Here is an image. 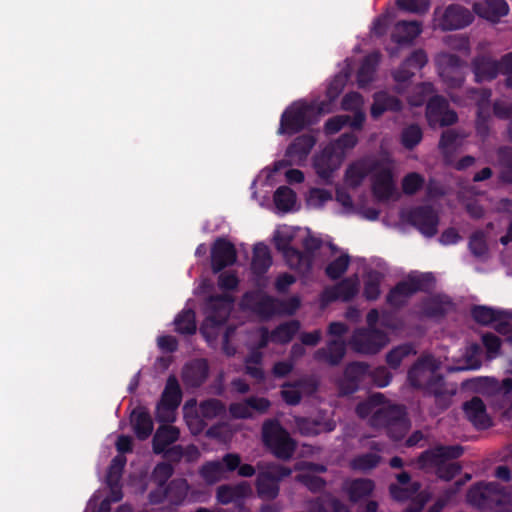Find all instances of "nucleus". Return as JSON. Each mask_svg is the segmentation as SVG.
<instances>
[{"mask_svg": "<svg viewBox=\"0 0 512 512\" xmlns=\"http://www.w3.org/2000/svg\"><path fill=\"white\" fill-rule=\"evenodd\" d=\"M471 67L477 83L491 81L499 74L498 61L486 55H478L473 58Z\"/></svg>", "mask_w": 512, "mask_h": 512, "instance_id": "cd10ccee", "label": "nucleus"}, {"mask_svg": "<svg viewBox=\"0 0 512 512\" xmlns=\"http://www.w3.org/2000/svg\"><path fill=\"white\" fill-rule=\"evenodd\" d=\"M292 474V469L281 464L271 463L258 473L255 487L259 498L274 500L280 492L279 483Z\"/></svg>", "mask_w": 512, "mask_h": 512, "instance_id": "0eeeda50", "label": "nucleus"}, {"mask_svg": "<svg viewBox=\"0 0 512 512\" xmlns=\"http://www.w3.org/2000/svg\"><path fill=\"white\" fill-rule=\"evenodd\" d=\"M126 465V458L122 455L115 456L108 469L107 483L120 484L122 472Z\"/></svg>", "mask_w": 512, "mask_h": 512, "instance_id": "774afa93", "label": "nucleus"}, {"mask_svg": "<svg viewBox=\"0 0 512 512\" xmlns=\"http://www.w3.org/2000/svg\"><path fill=\"white\" fill-rule=\"evenodd\" d=\"M251 488L247 482H240L237 484H223L217 487L216 499L222 505L234 503L243 505V500L249 495Z\"/></svg>", "mask_w": 512, "mask_h": 512, "instance_id": "393cba45", "label": "nucleus"}, {"mask_svg": "<svg viewBox=\"0 0 512 512\" xmlns=\"http://www.w3.org/2000/svg\"><path fill=\"white\" fill-rule=\"evenodd\" d=\"M379 64V55L371 53L364 57L357 72V82L359 87L364 88L373 80Z\"/></svg>", "mask_w": 512, "mask_h": 512, "instance_id": "79ce46f5", "label": "nucleus"}, {"mask_svg": "<svg viewBox=\"0 0 512 512\" xmlns=\"http://www.w3.org/2000/svg\"><path fill=\"white\" fill-rule=\"evenodd\" d=\"M424 177L417 172L408 173L402 180V190L406 195L416 194L424 185Z\"/></svg>", "mask_w": 512, "mask_h": 512, "instance_id": "0e129e2a", "label": "nucleus"}, {"mask_svg": "<svg viewBox=\"0 0 512 512\" xmlns=\"http://www.w3.org/2000/svg\"><path fill=\"white\" fill-rule=\"evenodd\" d=\"M389 492L393 499L397 501L411 500L405 512H421L425 504L430 499V493L421 490V483L414 481L409 487H403L397 484H390Z\"/></svg>", "mask_w": 512, "mask_h": 512, "instance_id": "ddd939ff", "label": "nucleus"}, {"mask_svg": "<svg viewBox=\"0 0 512 512\" xmlns=\"http://www.w3.org/2000/svg\"><path fill=\"white\" fill-rule=\"evenodd\" d=\"M381 461V456L376 453H364L354 457L350 466L355 471L368 472L376 468Z\"/></svg>", "mask_w": 512, "mask_h": 512, "instance_id": "5fc2aeb1", "label": "nucleus"}, {"mask_svg": "<svg viewBox=\"0 0 512 512\" xmlns=\"http://www.w3.org/2000/svg\"><path fill=\"white\" fill-rule=\"evenodd\" d=\"M273 200L277 209L288 212L296 202V193L288 186H280L274 192Z\"/></svg>", "mask_w": 512, "mask_h": 512, "instance_id": "603ef678", "label": "nucleus"}, {"mask_svg": "<svg viewBox=\"0 0 512 512\" xmlns=\"http://www.w3.org/2000/svg\"><path fill=\"white\" fill-rule=\"evenodd\" d=\"M371 426L383 428L389 438L402 440L410 428V421L404 406L388 405L378 408L370 418Z\"/></svg>", "mask_w": 512, "mask_h": 512, "instance_id": "39448f33", "label": "nucleus"}, {"mask_svg": "<svg viewBox=\"0 0 512 512\" xmlns=\"http://www.w3.org/2000/svg\"><path fill=\"white\" fill-rule=\"evenodd\" d=\"M409 384L423 391L424 395L434 396L436 405L445 410L450 405L454 391L447 388L444 376L437 371L431 357H421L409 369Z\"/></svg>", "mask_w": 512, "mask_h": 512, "instance_id": "f257e3e1", "label": "nucleus"}, {"mask_svg": "<svg viewBox=\"0 0 512 512\" xmlns=\"http://www.w3.org/2000/svg\"><path fill=\"white\" fill-rule=\"evenodd\" d=\"M414 295L412 288L407 280L398 282L387 294L386 302L393 308L404 307L409 299Z\"/></svg>", "mask_w": 512, "mask_h": 512, "instance_id": "4c0bfd02", "label": "nucleus"}, {"mask_svg": "<svg viewBox=\"0 0 512 512\" xmlns=\"http://www.w3.org/2000/svg\"><path fill=\"white\" fill-rule=\"evenodd\" d=\"M275 247L278 251L282 252L288 266L295 270L296 263L302 262V265L307 268L309 262L303 261L301 251L291 246V238L288 236L277 234L274 236Z\"/></svg>", "mask_w": 512, "mask_h": 512, "instance_id": "72a5a7b5", "label": "nucleus"}, {"mask_svg": "<svg viewBox=\"0 0 512 512\" xmlns=\"http://www.w3.org/2000/svg\"><path fill=\"white\" fill-rule=\"evenodd\" d=\"M349 264V256L347 254L340 255L326 266L325 274L331 280H337L347 271Z\"/></svg>", "mask_w": 512, "mask_h": 512, "instance_id": "13d9d810", "label": "nucleus"}, {"mask_svg": "<svg viewBox=\"0 0 512 512\" xmlns=\"http://www.w3.org/2000/svg\"><path fill=\"white\" fill-rule=\"evenodd\" d=\"M301 324L298 320H290L279 324L271 332V340L278 344L289 343L300 330Z\"/></svg>", "mask_w": 512, "mask_h": 512, "instance_id": "37998d69", "label": "nucleus"}, {"mask_svg": "<svg viewBox=\"0 0 512 512\" xmlns=\"http://www.w3.org/2000/svg\"><path fill=\"white\" fill-rule=\"evenodd\" d=\"M380 165V162L377 160L371 162L358 161L353 163L346 170V180L350 186L356 188L362 184L369 174L376 171Z\"/></svg>", "mask_w": 512, "mask_h": 512, "instance_id": "7c9ffc66", "label": "nucleus"}, {"mask_svg": "<svg viewBox=\"0 0 512 512\" xmlns=\"http://www.w3.org/2000/svg\"><path fill=\"white\" fill-rule=\"evenodd\" d=\"M371 189L373 196L380 202H385L392 198L396 187L391 168H381L379 166V168L373 172Z\"/></svg>", "mask_w": 512, "mask_h": 512, "instance_id": "a211bd4d", "label": "nucleus"}, {"mask_svg": "<svg viewBox=\"0 0 512 512\" xmlns=\"http://www.w3.org/2000/svg\"><path fill=\"white\" fill-rule=\"evenodd\" d=\"M464 448L461 445H437L423 451L417 458L419 468H436L437 476L445 481H450L461 472V465L457 462L446 463L461 457Z\"/></svg>", "mask_w": 512, "mask_h": 512, "instance_id": "20e7f679", "label": "nucleus"}, {"mask_svg": "<svg viewBox=\"0 0 512 512\" xmlns=\"http://www.w3.org/2000/svg\"><path fill=\"white\" fill-rule=\"evenodd\" d=\"M402 108L403 104L398 97L386 91H379L373 95L370 114L372 118L378 119L387 111L399 112Z\"/></svg>", "mask_w": 512, "mask_h": 512, "instance_id": "bb28decb", "label": "nucleus"}, {"mask_svg": "<svg viewBox=\"0 0 512 512\" xmlns=\"http://www.w3.org/2000/svg\"><path fill=\"white\" fill-rule=\"evenodd\" d=\"M295 480L304 485L309 491L312 493H318L322 491L326 487V481L320 476L309 474V473H301L296 475Z\"/></svg>", "mask_w": 512, "mask_h": 512, "instance_id": "680f3d73", "label": "nucleus"}, {"mask_svg": "<svg viewBox=\"0 0 512 512\" xmlns=\"http://www.w3.org/2000/svg\"><path fill=\"white\" fill-rule=\"evenodd\" d=\"M210 367L204 358H197L187 362L182 368V381L188 388H199L208 379Z\"/></svg>", "mask_w": 512, "mask_h": 512, "instance_id": "6ab92c4d", "label": "nucleus"}, {"mask_svg": "<svg viewBox=\"0 0 512 512\" xmlns=\"http://www.w3.org/2000/svg\"><path fill=\"white\" fill-rule=\"evenodd\" d=\"M316 144V138L311 134H302L297 136L287 147L285 156L290 162L285 160L276 161L274 170L279 171L281 168L293 163L299 164L304 161L310 154L312 148Z\"/></svg>", "mask_w": 512, "mask_h": 512, "instance_id": "dca6fc26", "label": "nucleus"}, {"mask_svg": "<svg viewBox=\"0 0 512 512\" xmlns=\"http://www.w3.org/2000/svg\"><path fill=\"white\" fill-rule=\"evenodd\" d=\"M440 8L435 9L434 15L437 27L442 31L459 30L467 27L474 20L473 14L460 4H450L439 15Z\"/></svg>", "mask_w": 512, "mask_h": 512, "instance_id": "1a4fd4ad", "label": "nucleus"}, {"mask_svg": "<svg viewBox=\"0 0 512 512\" xmlns=\"http://www.w3.org/2000/svg\"><path fill=\"white\" fill-rule=\"evenodd\" d=\"M463 411L467 419L478 429L488 428L490 419L486 413V406L478 396L472 397L471 400L463 404Z\"/></svg>", "mask_w": 512, "mask_h": 512, "instance_id": "c85d7f7f", "label": "nucleus"}, {"mask_svg": "<svg viewBox=\"0 0 512 512\" xmlns=\"http://www.w3.org/2000/svg\"><path fill=\"white\" fill-rule=\"evenodd\" d=\"M272 265V256L267 245L263 243L255 244L251 268L256 275L265 274Z\"/></svg>", "mask_w": 512, "mask_h": 512, "instance_id": "ea45409f", "label": "nucleus"}, {"mask_svg": "<svg viewBox=\"0 0 512 512\" xmlns=\"http://www.w3.org/2000/svg\"><path fill=\"white\" fill-rule=\"evenodd\" d=\"M465 135L460 134L455 129L444 130L441 134L438 147L444 155H448L461 145Z\"/></svg>", "mask_w": 512, "mask_h": 512, "instance_id": "09e8293b", "label": "nucleus"}, {"mask_svg": "<svg viewBox=\"0 0 512 512\" xmlns=\"http://www.w3.org/2000/svg\"><path fill=\"white\" fill-rule=\"evenodd\" d=\"M180 430L172 425H160L152 439V449L157 455L165 452V449L178 441Z\"/></svg>", "mask_w": 512, "mask_h": 512, "instance_id": "2f4dec72", "label": "nucleus"}, {"mask_svg": "<svg viewBox=\"0 0 512 512\" xmlns=\"http://www.w3.org/2000/svg\"><path fill=\"white\" fill-rule=\"evenodd\" d=\"M226 411V407L223 402L216 398H210L203 400L199 403L197 412L198 414L208 420H212L221 416Z\"/></svg>", "mask_w": 512, "mask_h": 512, "instance_id": "49530a36", "label": "nucleus"}, {"mask_svg": "<svg viewBox=\"0 0 512 512\" xmlns=\"http://www.w3.org/2000/svg\"><path fill=\"white\" fill-rule=\"evenodd\" d=\"M358 291V277H347L334 286L326 288L323 291L322 298L327 303H331L337 300L349 302L358 294Z\"/></svg>", "mask_w": 512, "mask_h": 512, "instance_id": "5701e85b", "label": "nucleus"}, {"mask_svg": "<svg viewBox=\"0 0 512 512\" xmlns=\"http://www.w3.org/2000/svg\"><path fill=\"white\" fill-rule=\"evenodd\" d=\"M134 433L139 440H146L153 431V421L145 407L135 408L130 416Z\"/></svg>", "mask_w": 512, "mask_h": 512, "instance_id": "c756f323", "label": "nucleus"}, {"mask_svg": "<svg viewBox=\"0 0 512 512\" xmlns=\"http://www.w3.org/2000/svg\"><path fill=\"white\" fill-rule=\"evenodd\" d=\"M241 456L237 453H227L221 460L205 462L200 470V476L208 484H215L225 477L226 473L234 472L239 466Z\"/></svg>", "mask_w": 512, "mask_h": 512, "instance_id": "9b49d317", "label": "nucleus"}, {"mask_svg": "<svg viewBox=\"0 0 512 512\" xmlns=\"http://www.w3.org/2000/svg\"><path fill=\"white\" fill-rule=\"evenodd\" d=\"M471 253L475 257H483L488 253L486 235L482 230L475 231L469 238L468 243Z\"/></svg>", "mask_w": 512, "mask_h": 512, "instance_id": "bf43d9fd", "label": "nucleus"}, {"mask_svg": "<svg viewBox=\"0 0 512 512\" xmlns=\"http://www.w3.org/2000/svg\"><path fill=\"white\" fill-rule=\"evenodd\" d=\"M397 7L405 12L425 14L430 8V0H396Z\"/></svg>", "mask_w": 512, "mask_h": 512, "instance_id": "e2e57ef3", "label": "nucleus"}, {"mask_svg": "<svg viewBox=\"0 0 512 512\" xmlns=\"http://www.w3.org/2000/svg\"><path fill=\"white\" fill-rule=\"evenodd\" d=\"M422 32L421 23L418 21H398L392 32L391 38L397 44L411 43Z\"/></svg>", "mask_w": 512, "mask_h": 512, "instance_id": "f704fd0d", "label": "nucleus"}, {"mask_svg": "<svg viewBox=\"0 0 512 512\" xmlns=\"http://www.w3.org/2000/svg\"><path fill=\"white\" fill-rule=\"evenodd\" d=\"M462 486L463 482L456 481L451 488L444 491L443 495H441L426 512H441Z\"/></svg>", "mask_w": 512, "mask_h": 512, "instance_id": "69168bd1", "label": "nucleus"}, {"mask_svg": "<svg viewBox=\"0 0 512 512\" xmlns=\"http://www.w3.org/2000/svg\"><path fill=\"white\" fill-rule=\"evenodd\" d=\"M302 246L304 248V251H301V255L303 256V261L307 260L309 263V266L305 268L302 265V262L296 263L297 267H295V271H297L300 274H309L312 270L313 261H314V255L317 250H319L322 246V240L314 237V236H307L302 241Z\"/></svg>", "mask_w": 512, "mask_h": 512, "instance_id": "58836bf2", "label": "nucleus"}, {"mask_svg": "<svg viewBox=\"0 0 512 512\" xmlns=\"http://www.w3.org/2000/svg\"><path fill=\"white\" fill-rule=\"evenodd\" d=\"M174 473V467L171 463L160 462L158 463L151 474V479L154 483L160 485H168L167 481Z\"/></svg>", "mask_w": 512, "mask_h": 512, "instance_id": "338daca9", "label": "nucleus"}, {"mask_svg": "<svg viewBox=\"0 0 512 512\" xmlns=\"http://www.w3.org/2000/svg\"><path fill=\"white\" fill-rule=\"evenodd\" d=\"M182 389L178 379L174 375H170L161 394L160 403L169 408H178L182 401Z\"/></svg>", "mask_w": 512, "mask_h": 512, "instance_id": "e433bc0d", "label": "nucleus"}, {"mask_svg": "<svg viewBox=\"0 0 512 512\" xmlns=\"http://www.w3.org/2000/svg\"><path fill=\"white\" fill-rule=\"evenodd\" d=\"M330 103L322 101L319 105L304 100L294 101L281 114L277 130L279 135H295L316 124L319 117L328 113Z\"/></svg>", "mask_w": 512, "mask_h": 512, "instance_id": "7ed1b4c3", "label": "nucleus"}, {"mask_svg": "<svg viewBox=\"0 0 512 512\" xmlns=\"http://www.w3.org/2000/svg\"><path fill=\"white\" fill-rule=\"evenodd\" d=\"M503 312L494 310L487 306L475 305L471 309L473 320L482 325H488L500 320Z\"/></svg>", "mask_w": 512, "mask_h": 512, "instance_id": "864d4df0", "label": "nucleus"}, {"mask_svg": "<svg viewBox=\"0 0 512 512\" xmlns=\"http://www.w3.org/2000/svg\"><path fill=\"white\" fill-rule=\"evenodd\" d=\"M166 486L168 510L172 511L185 501L188 494V483L185 479H174Z\"/></svg>", "mask_w": 512, "mask_h": 512, "instance_id": "a19ab883", "label": "nucleus"}, {"mask_svg": "<svg viewBox=\"0 0 512 512\" xmlns=\"http://www.w3.org/2000/svg\"><path fill=\"white\" fill-rule=\"evenodd\" d=\"M406 280L414 294H416L419 291H428L432 287L435 278L432 273H421L419 275H409Z\"/></svg>", "mask_w": 512, "mask_h": 512, "instance_id": "052dcab7", "label": "nucleus"}, {"mask_svg": "<svg viewBox=\"0 0 512 512\" xmlns=\"http://www.w3.org/2000/svg\"><path fill=\"white\" fill-rule=\"evenodd\" d=\"M175 331L179 334L192 335L196 332L195 312L192 309L182 310L174 320Z\"/></svg>", "mask_w": 512, "mask_h": 512, "instance_id": "a18cd8bd", "label": "nucleus"}, {"mask_svg": "<svg viewBox=\"0 0 512 512\" xmlns=\"http://www.w3.org/2000/svg\"><path fill=\"white\" fill-rule=\"evenodd\" d=\"M467 502L482 512H512V486L497 482H477L466 495Z\"/></svg>", "mask_w": 512, "mask_h": 512, "instance_id": "f03ea898", "label": "nucleus"}, {"mask_svg": "<svg viewBox=\"0 0 512 512\" xmlns=\"http://www.w3.org/2000/svg\"><path fill=\"white\" fill-rule=\"evenodd\" d=\"M428 62V57L423 49L414 50L393 72L396 82L404 83L416 75Z\"/></svg>", "mask_w": 512, "mask_h": 512, "instance_id": "4be33fe9", "label": "nucleus"}, {"mask_svg": "<svg viewBox=\"0 0 512 512\" xmlns=\"http://www.w3.org/2000/svg\"><path fill=\"white\" fill-rule=\"evenodd\" d=\"M210 303L211 309L200 327V333L208 341L216 339L219 330L227 322L232 299L228 296H212Z\"/></svg>", "mask_w": 512, "mask_h": 512, "instance_id": "6e6552de", "label": "nucleus"}, {"mask_svg": "<svg viewBox=\"0 0 512 512\" xmlns=\"http://www.w3.org/2000/svg\"><path fill=\"white\" fill-rule=\"evenodd\" d=\"M262 441L278 459L289 460L296 449V442L276 419H268L262 425Z\"/></svg>", "mask_w": 512, "mask_h": 512, "instance_id": "423d86ee", "label": "nucleus"}, {"mask_svg": "<svg viewBox=\"0 0 512 512\" xmlns=\"http://www.w3.org/2000/svg\"><path fill=\"white\" fill-rule=\"evenodd\" d=\"M498 162L501 166L499 179L506 184H512V148L500 147L497 151Z\"/></svg>", "mask_w": 512, "mask_h": 512, "instance_id": "de8ad7c7", "label": "nucleus"}, {"mask_svg": "<svg viewBox=\"0 0 512 512\" xmlns=\"http://www.w3.org/2000/svg\"><path fill=\"white\" fill-rule=\"evenodd\" d=\"M305 387H311L312 390L316 389L315 383L307 378H302L294 382H286L282 385L280 392L281 398L286 404L296 406L302 399V394L299 389Z\"/></svg>", "mask_w": 512, "mask_h": 512, "instance_id": "c9c22d12", "label": "nucleus"}, {"mask_svg": "<svg viewBox=\"0 0 512 512\" xmlns=\"http://www.w3.org/2000/svg\"><path fill=\"white\" fill-rule=\"evenodd\" d=\"M425 115L431 127H446L458 121V115L450 109L448 100L441 95L432 96L427 104Z\"/></svg>", "mask_w": 512, "mask_h": 512, "instance_id": "f8f14e48", "label": "nucleus"}, {"mask_svg": "<svg viewBox=\"0 0 512 512\" xmlns=\"http://www.w3.org/2000/svg\"><path fill=\"white\" fill-rule=\"evenodd\" d=\"M416 350L413 344L404 343L394 347L390 350L386 355V362L392 369H397L400 367L402 360L410 355H415Z\"/></svg>", "mask_w": 512, "mask_h": 512, "instance_id": "8fccbe9b", "label": "nucleus"}, {"mask_svg": "<svg viewBox=\"0 0 512 512\" xmlns=\"http://www.w3.org/2000/svg\"><path fill=\"white\" fill-rule=\"evenodd\" d=\"M422 138V129L417 124H411L405 127L401 133V143L409 150L415 148L421 142Z\"/></svg>", "mask_w": 512, "mask_h": 512, "instance_id": "4d7b16f0", "label": "nucleus"}, {"mask_svg": "<svg viewBox=\"0 0 512 512\" xmlns=\"http://www.w3.org/2000/svg\"><path fill=\"white\" fill-rule=\"evenodd\" d=\"M471 4L476 15L492 23H498L509 13V5L505 0H475Z\"/></svg>", "mask_w": 512, "mask_h": 512, "instance_id": "b1692460", "label": "nucleus"}, {"mask_svg": "<svg viewBox=\"0 0 512 512\" xmlns=\"http://www.w3.org/2000/svg\"><path fill=\"white\" fill-rule=\"evenodd\" d=\"M407 220L426 237H433L438 232L439 216L429 205L417 206L411 209Z\"/></svg>", "mask_w": 512, "mask_h": 512, "instance_id": "2eb2a0df", "label": "nucleus"}, {"mask_svg": "<svg viewBox=\"0 0 512 512\" xmlns=\"http://www.w3.org/2000/svg\"><path fill=\"white\" fill-rule=\"evenodd\" d=\"M346 354V343L342 339H331L326 347L317 349L313 358L317 362H324L330 366H337L341 363Z\"/></svg>", "mask_w": 512, "mask_h": 512, "instance_id": "a878e982", "label": "nucleus"}, {"mask_svg": "<svg viewBox=\"0 0 512 512\" xmlns=\"http://www.w3.org/2000/svg\"><path fill=\"white\" fill-rule=\"evenodd\" d=\"M383 276L378 271H370L364 280L363 296L368 301H374L380 296V285Z\"/></svg>", "mask_w": 512, "mask_h": 512, "instance_id": "3c124183", "label": "nucleus"}, {"mask_svg": "<svg viewBox=\"0 0 512 512\" xmlns=\"http://www.w3.org/2000/svg\"><path fill=\"white\" fill-rule=\"evenodd\" d=\"M242 300L246 308L262 320H269L279 314L278 299L260 290L246 292Z\"/></svg>", "mask_w": 512, "mask_h": 512, "instance_id": "4468645a", "label": "nucleus"}, {"mask_svg": "<svg viewBox=\"0 0 512 512\" xmlns=\"http://www.w3.org/2000/svg\"><path fill=\"white\" fill-rule=\"evenodd\" d=\"M211 268L214 273H219L226 267L232 266L237 260V251L232 242L223 237H218L211 246Z\"/></svg>", "mask_w": 512, "mask_h": 512, "instance_id": "f3484780", "label": "nucleus"}, {"mask_svg": "<svg viewBox=\"0 0 512 512\" xmlns=\"http://www.w3.org/2000/svg\"><path fill=\"white\" fill-rule=\"evenodd\" d=\"M370 375V367L364 362H351L344 370L340 388L344 394H353Z\"/></svg>", "mask_w": 512, "mask_h": 512, "instance_id": "412c9836", "label": "nucleus"}, {"mask_svg": "<svg viewBox=\"0 0 512 512\" xmlns=\"http://www.w3.org/2000/svg\"><path fill=\"white\" fill-rule=\"evenodd\" d=\"M450 302H444L439 297H433L424 301L422 306L423 314L429 318L444 317L447 312V305Z\"/></svg>", "mask_w": 512, "mask_h": 512, "instance_id": "6e6d98bb", "label": "nucleus"}, {"mask_svg": "<svg viewBox=\"0 0 512 512\" xmlns=\"http://www.w3.org/2000/svg\"><path fill=\"white\" fill-rule=\"evenodd\" d=\"M388 342L385 332L379 329L358 328L353 332L350 346L353 350L363 354H376Z\"/></svg>", "mask_w": 512, "mask_h": 512, "instance_id": "9d476101", "label": "nucleus"}, {"mask_svg": "<svg viewBox=\"0 0 512 512\" xmlns=\"http://www.w3.org/2000/svg\"><path fill=\"white\" fill-rule=\"evenodd\" d=\"M340 164L341 159L332 146L325 147L319 155L315 156L313 163L316 174L326 184L332 182L333 174Z\"/></svg>", "mask_w": 512, "mask_h": 512, "instance_id": "aec40b11", "label": "nucleus"}, {"mask_svg": "<svg viewBox=\"0 0 512 512\" xmlns=\"http://www.w3.org/2000/svg\"><path fill=\"white\" fill-rule=\"evenodd\" d=\"M344 503L331 494L319 496L312 500L308 512H341Z\"/></svg>", "mask_w": 512, "mask_h": 512, "instance_id": "c03bdc74", "label": "nucleus"}, {"mask_svg": "<svg viewBox=\"0 0 512 512\" xmlns=\"http://www.w3.org/2000/svg\"><path fill=\"white\" fill-rule=\"evenodd\" d=\"M375 489V483L368 478H356L346 481L343 485L344 492L351 502L357 503L361 499L369 497Z\"/></svg>", "mask_w": 512, "mask_h": 512, "instance_id": "473e14b6", "label": "nucleus"}]
</instances>
